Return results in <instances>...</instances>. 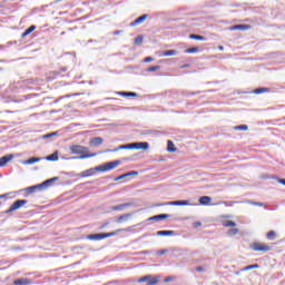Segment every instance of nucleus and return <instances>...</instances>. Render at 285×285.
<instances>
[{
    "label": "nucleus",
    "mask_w": 285,
    "mask_h": 285,
    "mask_svg": "<svg viewBox=\"0 0 285 285\" xmlns=\"http://www.w3.org/2000/svg\"><path fill=\"white\" fill-rule=\"evenodd\" d=\"M71 155H79L72 156L69 159H90V157H97V153L89 154L88 147L81 145H72L69 147Z\"/></svg>",
    "instance_id": "f257e3e1"
},
{
    "label": "nucleus",
    "mask_w": 285,
    "mask_h": 285,
    "mask_svg": "<svg viewBox=\"0 0 285 285\" xmlns=\"http://www.w3.org/2000/svg\"><path fill=\"white\" fill-rule=\"evenodd\" d=\"M148 148H150V144H148V141H140L120 145L115 149H109V153H118V150H148Z\"/></svg>",
    "instance_id": "f03ea898"
},
{
    "label": "nucleus",
    "mask_w": 285,
    "mask_h": 285,
    "mask_svg": "<svg viewBox=\"0 0 285 285\" xmlns=\"http://www.w3.org/2000/svg\"><path fill=\"white\" fill-rule=\"evenodd\" d=\"M26 204H28L27 199H17L16 202H13L10 208H8L4 212V214L10 215V213H14V210H19V208H21V206H26Z\"/></svg>",
    "instance_id": "7ed1b4c3"
},
{
    "label": "nucleus",
    "mask_w": 285,
    "mask_h": 285,
    "mask_svg": "<svg viewBox=\"0 0 285 285\" xmlns=\"http://www.w3.org/2000/svg\"><path fill=\"white\" fill-rule=\"evenodd\" d=\"M157 285L159 284V276L153 277V275H145L138 279V284Z\"/></svg>",
    "instance_id": "20e7f679"
},
{
    "label": "nucleus",
    "mask_w": 285,
    "mask_h": 285,
    "mask_svg": "<svg viewBox=\"0 0 285 285\" xmlns=\"http://www.w3.org/2000/svg\"><path fill=\"white\" fill-rule=\"evenodd\" d=\"M250 248L254 249L255 252H263V253H268V250H271V246L262 243H254L250 246Z\"/></svg>",
    "instance_id": "39448f33"
},
{
    "label": "nucleus",
    "mask_w": 285,
    "mask_h": 285,
    "mask_svg": "<svg viewBox=\"0 0 285 285\" xmlns=\"http://www.w3.org/2000/svg\"><path fill=\"white\" fill-rule=\"evenodd\" d=\"M108 233H99V234H89L87 235V239L91 242H100V239H107Z\"/></svg>",
    "instance_id": "423d86ee"
},
{
    "label": "nucleus",
    "mask_w": 285,
    "mask_h": 285,
    "mask_svg": "<svg viewBox=\"0 0 285 285\" xmlns=\"http://www.w3.org/2000/svg\"><path fill=\"white\" fill-rule=\"evenodd\" d=\"M160 206H193L190 202L188 200H174V202H168V203H163Z\"/></svg>",
    "instance_id": "0eeeda50"
},
{
    "label": "nucleus",
    "mask_w": 285,
    "mask_h": 285,
    "mask_svg": "<svg viewBox=\"0 0 285 285\" xmlns=\"http://www.w3.org/2000/svg\"><path fill=\"white\" fill-rule=\"evenodd\" d=\"M53 181H59V177L49 178L40 184L42 187V190H46L47 188H50L52 186Z\"/></svg>",
    "instance_id": "6e6552de"
},
{
    "label": "nucleus",
    "mask_w": 285,
    "mask_h": 285,
    "mask_svg": "<svg viewBox=\"0 0 285 285\" xmlns=\"http://www.w3.org/2000/svg\"><path fill=\"white\" fill-rule=\"evenodd\" d=\"M168 217H170V215L168 214H159V215H155L148 218L149 222H160L161 219H168Z\"/></svg>",
    "instance_id": "1a4fd4ad"
},
{
    "label": "nucleus",
    "mask_w": 285,
    "mask_h": 285,
    "mask_svg": "<svg viewBox=\"0 0 285 285\" xmlns=\"http://www.w3.org/2000/svg\"><path fill=\"white\" fill-rule=\"evenodd\" d=\"M148 18V14H142L138 17L135 21L130 23L131 28H135V26H140V23H144V21Z\"/></svg>",
    "instance_id": "9d476101"
},
{
    "label": "nucleus",
    "mask_w": 285,
    "mask_h": 285,
    "mask_svg": "<svg viewBox=\"0 0 285 285\" xmlns=\"http://www.w3.org/2000/svg\"><path fill=\"white\" fill-rule=\"evenodd\" d=\"M158 237H173L175 235V230H158L156 232Z\"/></svg>",
    "instance_id": "9b49d317"
},
{
    "label": "nucleus",
    "mask_w": 285,
    "mask_h": 285,
    "mask_svg": "<svg viewBox=\"0 0 285 285\" xmlns=\"http://www.w3.org/2000/svg\"><path fill=\"white\" fill-rule=\"evenodd\" d=\"M14 158L13 155H6V156H2L0 158V168H2V166H6V164H8V161L12 160Z\"/></svg>",
    "instance_id": "f8f14e48"
},
{
    "label": "nucleus",
    "mask_w": 285,
    "mask_h": 285,
    "mask_svg": "<svg viewBox=\"0 0 285 285\" xmlns=\"http://www.w3.org/2000/svg\"><path fill=\"white\" fill-rule=\"evenodd\" d=\"M130 206H132V203H125L118 206H111L110 210H124V208H130Z\"/></svg>",
    "instance_id": "ddd939ff"
},
{
    "label": "nucleus",
    "mask_w": 285,
    "mask_h": 285,
    "mask_svg": "<svg viewBox=\"0 0 285 285\" xmlns=\"http://www.w3.org/2000/svg\"><path fill=\"white\" fill-rule=\"evenodd\" d=\"M24 190H26V193H28L30 195L37 190H43V188L41 187V184H38L36 186L27 187Z\"/></svg>",
    "instance_id": "4468645a"
},
{
    "label": "nucleus",
    "mask_w": 285,
    "mask_h": 285,
    "mask_svg": "<svg viewBox=\"0 0 285 285\" xmlns=\"http://www.w3.org/2000/svg\"><path fill=\"white\" fill-rule=\"evenodd\" d=\"M104 144V138L95 137L89 141L90 146H101Z\"/></svg>",
    "instance_id": "2eb2a0df"
},
{
    "label": "nucleus",
    "mask_w": 285,
    "mask_h": 285,
    "mask_svg": "<svg viewBox=\"0 0 285 285\" xmlns=\"http://www.w3.org/2000/svg\"><path fill=\"white\" fill-rule=\"evenodd\" d=\"M210 202H213V198H210V196H202L199 198V204L202 206H208L210 204Z\"/></svg>",
    "instance_id": "dca6fc26"
},
{
    "label": "nucleus",
    "mask_w": 285,
    "mask_h": 285,
    "mask_svg": "<svg viewBox=\"0 0 285 285\" xmlns=\"http://www.w3.org/2000/svg\"><path fill=\"white\" fill-rule=\"evenodd\" d=\"M47 161H59V151H55L53 154L46 157Z\"/></svg>",
    "instance_id": "f3484780"
},
{
    "label": "nucleus",
    "mask_w": 285,
    "mask_h": 285,
    "mask_svg": "<svg viewBox=\"0 0 285 285\" xmlns=\"http://www.w3.org/2000/svg\"><path fill=\"white\" fill-rule=\"evenodd\" d=\"M35 30H37V26L32 24L29 28H27L24 30V32L22 33V38L28 37V35H32V32H35Z\"/></svg>",
    "instance_id": "a211bd4d"
},
{
    "label": "nucleus",
    "mask_w": 285,
    "mask_h": 285,
    "mask_svg": "<svg viewBox=\"0 0 285 285\" xmlns=\"http://www.w3.org/2000/svg\"><path fill=\"white\" fill-rule=\"evenodd\" d=\"M14 285H28L30 284V278H17L13 281Z\"/></svg>",
    "instance_id": "6ab92c4d"
},
{
    "label": "nucleus",
    "mask_w": 285,
    "mask_h": 285,
    "mask_svg": "<svg viewBox=\"0 0 285 285\" xmlns=\"http://www.w3.org/2000/svg\"><path fill=\"white\" fill-rule=\"evenodd\" d=\"M37 161H41L40 157H31L23 161L27 166H30L32 164H37Z\"/></svg>",
    "instance_id": "aec40b11"
},
{
    "label": "nucleus",
    "mask_w": 285,
    "mask_h": 285,
    "mask_svg": "<svg viewBox=\"0 0 285 285\" xmlns=\"http://www.w3.org/2000/svg\"><path fill=\"white\" fill-rule=\"evenodd\" d=\"M106 170H108V163H105L104 165L94 168V171L97 173H106Z\"/></svg>",
    "instance_id": "412c9836"
},
{
    "label": "nucleus",
    "mask_w": 285,
    "mask_h": 285,
    "mask_svg": "<svg viewBox=\"0 0 285 285\" xmlns=\"http://www.w3.org/2000/svg\"><path fill=\"white\" fill-rule=\"evenodd\" d=\"M95 175V168L87 169L82 171L79 177H92Z\"/></svg>",
    "instance_id": "4be33fe9"
},
{
    "label": "nucleus",
    "mask_w": 285,
    "mask_h": 285,
    "mask_svg": "<svg viewBox=\"0 0 285 285\" xmlns=\"http://www.w3.org/2000/svg\"><path fill=\"white\" fill-rule=\"evenodd\" d=\"M176 55H177V50L170 49V50L163 51V53L160 56L161 57H175Z\"/></svg>",
    "instance_id": "5701e85b"
},
{
    "label": "nucleus",
    "mask_w": 285,
    "mask_h": 285,
    "mask_svg": "<svg viewBox=\"0 0 285 285\" xmlns=\"http://www.w3.org/2000/svg\"><path fill=\"white\" fill-rule=\"evenodd\" d=\"M120 97H138L137 92L134 91H119Z\"/></svg>",
    "instance_id": "b1692460"
},
{
    "label": "nucleus",
    "mask_w": 285,
    "mask_h": 285,
    "mask_svg": "<svg viewBox=\"0 0 285 285\" xmlns=\"http://www.w3.org/2000/svg\"><path fill=\"white\" fill-rule=\"evenodd\" d=\"M167 150L168 153H177V147H175V142H173V140L167 141Z\"/></svg>",
    "instance_id": "393cba45"
},
{
    "label": "nucleus",
    "mask_w": 285,
    "mask_h": 285,
    "mask_svg": "<svg viewBox=\"0 0 285 285\" xmlns=\"http://www.w3.org/2000/svg\"><path fill=\"white\" fill-rule=\"evenodd\" d=\"M121 164V160H114L108 163V170H112L117 168Z\"/></svg>",
    "instance_id": "a878e982"
},
{
    "label": "nucleus",
    "mask_w": 285,
    "mask_h": 285,
    "mask_svg": "<svg viewBox=\"0 0 285 285\" xmlns=\"http://www.w3.org/2000/svg\"><path fill=\"white\" fill-rule=\"evenodd\" d=\"M189 39H195L196 41H206V37L195 33L189 35Z\"/></svg>",
    "instance_id": "bb28decb"
},
{
    "label": "nucleus",
    "mask_w": 285,
    "mask_h": 285,
    "mask_svg": "<svg viewBox=\"0 0 285 285\" xmlns=\"http://www.w3.org/2000/svg\"><path fill=\"white\" fill-rule=\"evenodd\" d=\"M223 226H225L226 228H234L235 226H237V223H235L234 220H224Z\"/></svg>",
    "instance_id": "cd10ccee"
},
{
    "label": "nucleus",
    "mask_w": 285,
    "mask_h": 285,
    "mask_svg": "<svg viewBox=\"0 0 285 285\" xmlns=\"http://www.w3.org/2000/svg\"><path fill=\"white\" fill-rule=\"evenodd\" d=\"M230 30H248V26H246V24H235L230 28Z\"/></svg>",
    "instance_id": "c85d7f7f"
},
{
    "label": "nucleus",
    "mask_w": 285,
    "mask_h": 285,
    "mask_svg": "<svg viewBox=\"0 0 285 285\" xmlns=\"http://www.w3.org/2000/svg\"><path fill=\"white\" fill-rule=\"evenodd\" d=\"M131 214H124L120 217H118V224H121V222H127V219H130Z\"/></svg>",
    "instance_id": "c756f323"
},
{
    "label": "nucleus",
    "mask_w": 285,
    "mask_h": 285,
    "mask_svg": "<svg viewBox=\"0 0 285 285\" xmlns=\"http://www.w3.org/2000/svg\"><path fill=\"white\" fill-rule=\"evenodd\" d=\"M185 52H186L187 55H193V53H195V52H199V48H197V47H191V48L186 49Z\"/></svg>",
    "instance_id": "7c9ffc66"
},
{
    "label": "nucleus",
    "mask_w": 285,
    "mask_h": 285,
    "mask_svg": "<svg viewBox=\"0 0 285 285\" xmlns=\"http://www.w3.org/2000/svg\"><path fill=\"white\" fill-rule=\"evenodd\" d=\"M264 92H268V88L261 87L254 90L255 95H262Z\"/></svg>",
    "instance_id": "2f4dec72"
},
{
    "label": "nucleus",
    "mask_w": 285,
    "mask_h": 285,
    "mask_svg": "<svg viewBox=\"0 0 285 285\" xmlns=\"http://www.w3.org/2000/svg\"><path fill=\"white\" fill-rule=\"evenodd\" d=\"M135 43L136 46H141V43H144V36L136 37Z\"/></svg>",
    "instance_id": "473e14b6"
},
{
    "label": "nucleus",
    "mask_w": 285,
    "mask_h": 285,
    "mask_svg": "<svg viewBox=\"0 0 285 285\" xmlns=\"http://www.w3.org/2000/svg\"><path fill=\"white\" fill-rule=\"evenodd\" d=\"M137 175H139V171L131 170L129 173H126L125 177L126 178H128V177H137Z\"/></svg>",
    "instance_id": "72a5a7b5"
},
{
    "label": "nucleus",
    "mask_w": 285,
    "mask_h": 285,
    "mask_svg": "<svg viewBox=\"0 0 285 285\" xmlns=\"http://www.w3.org/2000/svg\"><path fill=\"white\" fill-rule=\"evenodd\" d=\"M275 235H276L275 230H271L267 233L266 237H267V239L273 242V239H275Z\"/></svg>",
    "instance_id": "f704fd0d"
},
{
    "label": "nucleus",
    "mask_w": 285,
    "mask_h": 285,
    "mask_svg": "<svg viewBox=\"0 0 285 285\" xmlns=\"http://www.w3.org/2000/svg\"><path fill=\"white\" fill-rule=\"evenodd\" d=\"M234 130H248V126L247 125H238L234 127Z\"/></svg>",
    "instance_id": "c9c22d12"
},
{
    "label": "nucleus",
    "mask_w": 285,
    "mask_h": 285,
    "mask_svg": "<svg viewBox=\"0 0 285 285\" xmlns=\"http://www.w3.org/2000/svg\"><path fill=\"white\" fill-rule=\"evenodd\" d=\"M253 268H259V265L258 264L248 265V266H245L243 271H253Z\"/></svg>",
    "instance_id": "e433bc0d"
},
{
    "label": "nucleus",
    "mask_w": 285,
    "mask_h": 285,
    "mask_svg": "<svg viewBox=\"0 0 285 285\" xmlns=\"http://www.w3.org/2000/svg\"><path fill=\"white\" fill-rule=\"evenodd\" d=\"M157 70H161V66H153L147 69L148 72H155Z\"/></svg>",
    "instance_id": "4c0bfd02"
},
{
    "label": "nucleus",
    "mask_w": 285,
    "mask_h": 285,
    "mask_svg": "<svg viewBox=\"0 0 285 285\" xmlns=\"http://www.w3.org/2000/svg\"><path fill=\"white\" fill-rule=\"evenodd\" d=\"M50 137H57V131L50 132V134H46L43 136V139H50Z\"/></svg>",
    "instance_id": "58836bf2"
},
{
    "label": "nucleus",
    "mask_w": 285,
    "mask_h": 285,
    "mask_svg": "<svg viewBox=\"0 0 285 285\" xmlns=\"http://www.w3.org/2000/svg\"><path fill=\"white\" fill-rule=\"evenodd\" d=\"M239 233V229L237 228H232L227 232L228 235H237Z\"/></svg>",
    "instance_id": "ea45409f"
},
{
    "label": "nucleus",
    "mask_w": 285,
    "mask_h": 285,
    "mask_svg": "<svg viewBox=\"0 0 285 285\" xmlns=\"http://www.w3.org/2000/svg\"><path fill=\"white\" fill-rule=\"evenodd\" d=\"M121 179H126L125 174L117 176L116 178H114V181H121Z\"/></svg>",
    "instance_id": "a19ab883"
},
{
    "label": "nucleus",
    "mask_w": 285,
    "mask_h": 285,
    "mask_svg": "<svg viewBox=\"0 0 285 285\" xmlns=\"http://www.w3.org/2000/svg\"><path fill=\"white\" fill-rule=\"evenodd\" d=\"M144 61L145 63H150V61H155V59L153 57H146Z\"/></svg>",
    "instance_id": "79ce46f5"
},
{
    "label": "nucleus",
    "mask_w": 285,
    "mask_h": 285,
    "mask_svg": "<svg viewBox=\"0 0 285 285\" xmlns=\"http://www.w3.org/2000/svg\"><path fill=\"white\" fill-rule=\"evenodd\" d=\"M166 253H168V249H159L157 255H166Z\"/></svg>",
    "instance_id": "37998d69"
},
{
    "label": "nucleus",
    "mask_w": 285,
    "mask_h": 285,
    "mask_svg": "<svg viewBox=\"0 0 285 285\" xmlns=\"http://www.w3.org/2000/svg\"><path fill=\"white\" fill-rule=\"evenodd\" d=\"M199 226H202V222H195V223H193V227H194V228H199Z\"/></svg>",
    "instance_id": "c03bdc74"
},
{
    "label": "nucleus",
    "mask_w": 285,
    "mask_h": 285,
    "mask_svg": "<svg viewBox=\"0 0 285 285\" xmlns=\"http://www.w3.org/2000/svg\"><path fill=\"white\" fill-rule=\"evenodd\" d=\"M67 70H68V68L62 67V68L60 69V71L57 72V75H61V72H67Z\"/></svg>",
    "instance_id": "a18cd8bd"
},
{
    "label": "nucleus",
    "mask_w": 285,
    "mask_h": 285,
    "mask_svg": "<svg viewBox=\"0 0 285 285\" xmlns=\"http://www.w3.org/2000/svg\"><path fill=\"white\" fill-rule=\"evenodd\" d=\"M277 181L278 184H282L283 186H285V178H278Z\"/></svg>",
    "instance_id": "49530a36"
},
{
    "label": "nucleus",
    "mask_w": 285,
    "mask_h": 285,
    "mask_svg": "<svg viewBox=\"0 0 285 285\" xmlns=\"http://www.w3.org/2000/svg\"><path fill=\"white\" fill-rule=\"evenodd\" d=\"M165 284H168V282H173V277L168 276L164 279Z\"/></svg>",
    "instance_id": "de8ad7c7"
},
{
    "label": "nucleus",
    "mask_w": 285,
    "mask_h": 285,
    "mask_svg": "<svg viewBox=\"0 0 285 285\" xmlns=\"http://www.w3.org/2000/svg\"><path fill=\"white\" fill-rule=\"evenodd\" d=\"M196 271H197V273H203V271H204V267H202V266H198V267H196Z\"/></svg>",
    "instance_id": "09e8293b"
},
{
    "label": "nucleus",
    "mask_w": 285,
    "mask_h": 285,
    "mask_svg": "<svg viewBox=\"0 0 285 285\" xmlns=\"http://www.w3.org/2000/svg\"><path fill=\"white\" fill-rule=\"evenodd\" d=\"M254 206H264V203H252Z\"/></svg>",
    "instance_id": "8fccbe9b"
},
{
    "label": "nucleus",
    "mask_w": 285,
    "mask_h": 285,
    "mask_svg": "<svg viewBox=\"0 0 285 285\" xmlns=\"http://www.w3.org/2000/svg\"><path fill=\"white\" fill-rule=\"evenodd\" d=\"M114 35H115V36L121 35V30H116V31H114Z\"/></svg>",
    "instance_id": "3c124183"
},
{
    "label": "nucleus",
    "mask_w": 285,
    "mask_h": 285,
    "mask_svg": "<svg viewBox=\"0 0 285 285\" xmlns=\"http://www.w3.org/2000/svg\"><path fill=\"white\" fill-rule=\"evenodd\" d=\"M225 205H226V206H233V204H232V203H228V202H225Z\"/></svg>",
    "instance_id": "603ef678"
},
{
    "label": "nucleus",
    "mask_w": 285,
    "mask_h": 285,
    "mask_svg": "<svg viewBox=\"0 0 285 285\" xmlns=\"http://www.w3.org/2000/svg\"><path fill=\"white\" fill-rule=\"evenodd\" d=\"M115 236V233H108V237Z\"/></svg>",
    "instance_id": "864d4df0"
},
{
    "label": "nucleus",
    "mask_w": 285,
    "mask_h": 285,
    "mask_svg": "<svg viewBox=\"0 0 285 285\" xmlns=\"http://www.w3.org/2000/svg\"><path fill=\"white\" fill-rule=\"evenodd\" d=\"M60 1H63V0H55L53 3H60Z\"/></svg>",
    "instance_id": "5fc2aeb1"
},
{
    "label": "nucleus",
    "mask_w": 285,
    "mask_h": 285,
    "mask_svg": "<svg viewBox=\"0 0 285 285\" xmlns=\"http://www.w3.org/2000/svg\"><path fill=\"white\" fill-rule=\"evenodd\" d=\"M218 50H224V46H218Z\"/></svg>",
    "instance_id": "6e6d98bb"
},
{
    "label": "nucleus",
    "mask_w": 285,
    "mask_h": 285,
    "mask_svg": "<svg viewBox=\"0 0 285 285\" xmlns=\"http://www.w3.org/2000/svg\"><path fill=\"white\" fill-rule=\"evenodd\" d=\"M3 197H6V195H0V199H3Z\"/></svg>",
    "instance_id": "4d7b16f0"
},
{
    "label": "nucleus",
    "mask_w": 285,
    "mask_h": 285,
    "mask_svg": "<svg viewBox=\"0 0 285 285\" xmlns=\"http://www.w3.org/2000/svg\"><path fill=\"white\" fill-rule=\"evenodd\" d=\"M184 68H188V65H185Z\"/></svg>",
    "instance_id": "13d9d810"
},
{
    "label": "nucleus",
    "mask_w": 285,
    "mask_h": 285,
    "mask_svg": "<svg viewBox=\"0 0 285 285\" xmlns=\"http://www.w3.org/2000/svg\"><path fill=\"white\" fill-rule=\"evenodd\" d=\"M92 40H88V43H91Z\"/></svg>",
    "instance_id": "bf43d9fd"
},
{
    "label": "nucleus",
    "mask_w": 285,
    "mask_h": 285,
    "mask_svg": "<svg viewBox=\"0 0 285 285\" xmlns=\"http://www.w3.org/2000/svg\"><path fill=\"white\" fill-rule=\"evenodd\" d=\"M61 35H66V32H61Z\"/></svg>",
    "instance_id": "052dcab7"
},
{
    "label": "nucleus",
    "mask_w": 285,
    "mask_h": 285,
    "mask_svg": "<svg viewBox=\"0 0 285 285\" xmlns=\"http://www.w3.org/2000/svg\"><path fill=\"white\" fill-rule=\"evenodd\" d=\"M127 230H130V227H129V228H127Z\"/></svg>",
    "instance_id": "680f3d73"
}]
</instances>
